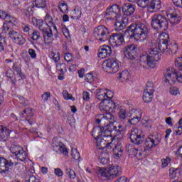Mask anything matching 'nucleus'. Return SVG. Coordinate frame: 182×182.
Returning <instances> with one entry per match:
<instances>
[{"mask_svg": "<svg viewBox=\"0 0 182 182\" xmlns=\"http://www.w3.org/2000/svg\"><path fill=\"white\" fill-rule=\"evenodd\" d=\"M57 70L61 72L62 73H65V72H68V70L66 69V64L65 63H58L56 65Z\"/></svg>", "mask_w": 182, "mask_h": 182, "instance_id": "864d4df0", "label": "nucleus"}, {"mask_svg": "<svg viewBox=\"0 0 182 182\" xmlns=\"http://www.w3.org/2000/svg\"><path fill=\"white\" fill-rule=\"evenodd\" d=\"M2 32L6 33L16 45H25V43L26 42V38H25L23 36L14 31V29L12 28V26L9 27L7 24H3Z\"/></svg>", "mask_w": 182, "mask_h": 182, "instance_id": "0eeeda50", "label": "nucleus"}, {"mask_svg": "<svg viewBox=\"0 0 182 182\" xmlns=\"http://www.w3.org/2000/svg\"><path fill=\"white\" fill-rule=\"evenodd\" d=\"M39 38H41V33L37 30H33L31 33L32 41H38Z\"/></svg>", "mask_w": 182, "mask_h": 182, "instance_id": "5fc2aeb1", "label": "nucleus"}, {"mask_svg": "<svg viewBox=\"0 0 182 182\" xmlns=\"http://www.w3.org/2000/svg\"><path fill=\"white\" fill-rule=\"evenodd\" d=\"M102 137L104 139L103 141L107 143L109 149H112L114 146V156L117 159H120L123 156V148H122V143L119 141V139H114L112 136V132L107 128L102 132Z\"/></svg>", "mask_w": 182, "mask_h": 182, "instance_id": "20e7f679", "label": "nucleus"}, {"mask_svg": "<svg viewBox=\"0 0 182 182\" xmlns=\"http://www.w3.org/2000/svg\"><path fill=\"white\" fill-rule=\"evenodd\" d=\"M116 21L117 22L114 24L116 32H119V31H123V29L126 28V23H124V20L122 19L119 21V18H117Z\"/></svg>", "mask_w": 182, "mask_h": 182, "instance_id": "72a5a7b5", "label": "nucleus"}, {"mask_svg": "<svg viewBox=\"0 0 182 182\" xmlns=\"http://www.w3.org/2000/svg\"><path fill=\"white\" fill-rule=\"evenodd\" d=\"M161 51H160L157 45L152 46L149 49L148 53H143L140 57V63L144 67L149 66L151 68L153 65L156 64V62H159V59H161Z\"/></svg>", "mask_w": 182, "mask_h": 182, "instance_id": "7ed1b4c3", "label": "nucleus"}, {"mask_svg": "<svg viewBox=\"0 0 182 182\" xmlns=\"http://www.w3.org/2000/svg\"><path fill=\"white\" fill-rule=\"evenodd\" d=\"M98 100H105L106 98V89H97L95 92Z\"/></svg>", "mask_w": 182, "mask_h": 182, "instance_id": "f704fd0d", "label": "nucleus"}, {"mask_svg": "<svg viewBox=\"0 0 182 182\" xmlns=\"http://www.w3.org/2000/svg\"><path fill=\"white\" fill-rule=\"evenodd\" d=\"M108 39L112 46H122L125 43L124 37L120 33H112Z\"/></svg>", "mask_w": 182, "mask_h": 182, "instance_id": "f3484780", "label": "nucleus"}, {"mask_svg": "<svg viewBox=\"0 0 182 182\" xmlns=\"http://www.w3.org/2000/svg\"><path fill=\"white\" fill-rule=\"evenodd\" d=\"M171 161V158L167 156L166 159H161V167L164 168L168 166V164Z\"/></svg>", "mask_w": 182, "mask_h": 182, "instance_id": "bf43d9fd", "label": "nucleus"}, {"mask_svg": "<svg viewBox=\"0 0 182 182\" xmlns=\"http://www.w3.org/2000/svg\"><path fill=\"white\" fill-rule=\"evenodd\" d=\"M169 177L172 179L176 178V177H177V169L174 168H171L169 169Z\"/></svg>", "mask_w": 182, "mask_h": 182, "instance_id": "680f3d73", "label": "nucleus"}, {"mask_svg": "<svg viewBox=\"0 0 182 182\" xmlns=\"http://www.w3.org/2000/svg\"><path fill=\"white\" fill-rule=\"evenodd\" d=\"M33 8H35V4H33V2H30L25 5L23 12L26 14V16L33 15Z\"/></svg>", "mask_w": 182, "mask_h": 182, "instance_id": "473e14b6", "label": "nucleus"}, {"mask_svg": "<svg viewBox=\"0 0 182 182\" xmlns=\"http://www.w3.org/2000/svg\"><path fill=\"white\" fill-rule=\"evenodd\" d=\"M178 50V46L175 41L168 43L166 55H176Z\"/></svg>", "mask_w": 182, "mask_h": 182, "instance_id": "cd10ccee", "label": "nucleus"}, {"mask_svg": "<svg viewBox=\"0 0 182 182\" xmlns=\"http://www.w3.org/2000/svg\"><path fill=\"white\" fill-rule=\"evenodd\" d=\"M71 156L74 160L80 161V154L79 153V151H77V149H72Z\"/></svg>", "mask_w": 182, "mask_h": 182, "instance_id": "3c124183", "label": "nucleus"}, {"mask_svg": "<svg viewBox=\"0 0 182 182\" xmlns=\"http://www.w3.org/2000/svg\"><path fill=\"white\" fill-rule=\"evenodd\" d=\"M129 136L132 143L136 146L142 144L143 141H144V134H143L141 129L137 128L132 129Z\"/></svg>", "mask_w": 182, "mask_h": 182, "instance_id": "ddd939ff", "label": "nucleus"}, {"mask_svg": "<svg viewBox=\"0 0 182 182\" xmlns=\"http://www.w3.org/2000/svg\"><path fill=\"white\" fill-rule=\"evenodd\" d=\"M99 109L104 113H110L109 112V110L116 109V104L111 100H102L100 103Z\"/></svg>", "mask_w": 182, "mask_h": 182, "instance_id": "dca6fc26", "label": "nucleus"}, {"mask_svg": "<svg viewBox=\"0 0 182 182\" xmlns=\"http://www.w3.org/2000/svg\"><path fill=\"white\" fill-rule=\"evenodd\" d=\"M22 117H26V120L28 121V123L29 124H32L33 122L31 119V117H33V112H32V109H26L23 111V113H21Z\"/></svg>", "mask_w": 182, "mask_h": 182, "instance_id": "7c9ffc66", "label": "nucleus"}, {"mask_svg": "<svg viewBox=\"0 0 182 182\" xmlns=\"http://www.w3.org/2000/svg\"><path fill=\"white\" fill-rule=\"evenodd\" d=\"M154 84L153 83V82L148 81L146 82V89L144 90V91L154 92Z\"/></svg>", "mask_w": 182, "mask_h": 182, "instance_id": "6e6d98bb", "label": "nucleus"}, {"mask_svg": "<svg viewBox=\"0 0 182 182\" xmlns=\"http://www.w3.org/2000/svg\"><path fill=\"white\" fill-rule=\"evenodd\" d=\"M125 34H128L129 39L143 42L149 36V26L143 23H132L126 29Z\"/></svg>", "mask_w": 182, "mask_h": 182, "instance_id": "f257e3e1", "label": "nucleus"}, {"mask_svg": "<svg viewBox=\"0 0 182 182\" xmlns=\"http://www.w3.org/2000/svg\"><path fill=\"white\" fill-rule=\"evenodd\" d=\"M136 4L142 9H147L149 12H157L161 9V0H136Z\"/></svg>", "mask_w": 182, "mask_h": 182, "instance_id": "6e6552de", "label": "nucleus"}, {"mask_svg": "<svg viewBox=\"0 0 182 182\" xmlns=\"http://www.w3.org/2000/svg\"><path fill=\"white\" fill-rule=\"evenodd\" d=\"M6 76L8 79H10L12 86H14V87H16V76H15L14 70H12V69L7 70L6 72Z\"/></svg>", "mask_w": 182, "mask_h": 182, "instance_id": "c756f323", "label": "nucleus"}, {"mask_svg": "<svg viewBox=\"0 0 182 182\" xmlns=\"http://www.w3.org/2000/svg\"><path fill=\"white\" fill-rule=\"evenodd\" d=\"M49 97H50V92H46L44 94L41 95V98L44 102H48Z\"/></svg>", "mask_w": 182, "mask_h": 182, "instance_id": "338daca9", "label": "nucleus"}, {"mask_svg": "<svg viewBox=\"0 0 182 182\" xmlns=\"http://www.w3.org/2000/svg\"><path fill=\"white\" fill-rule=\"evenodd\" d=\"M134 113L136 115H134L131 119H128V122L133 126H136V124H139V122H140V119H141V112H139V110L135 109Z\"/></svg>", "mask_w": 182, "mask_h": 182, "instance_id": "bb28decb", "label": "nucleus"}, {"mask_svg": "<svg viewBox=\"0 0 182 182\" xmlns=\"http://www.w3.org/2000/svg\"><path fill=\"white\" fill-rule=\"evenodd\" d=\"M165 83L174 85L176 80L179 83H182V74L177 73V70L174 68H167L165 73Z\"/></svg>", "mask_w": 182, "mask_h": 182, "instance_id": "1a4fd4ad", "label": "nucleus"}, {"mask_svg": "<svg viewBox=\"0 0 182 182\" xmlns=\"http://www.w3.org/2000/svg\"><path fill=\"white\" fill-rule=\"evenodd\" d=\"M28 54L31 59H36V51L32 48L28 49Z\"/></svg>", "mask_w": 182, "mask_h": 182, "instance_id": "774afa93", "label": "nucleus"}, {"mask_svg": "<svg viewBox=\"0 0 182 182\" xmlns=\"http://www.w3.org/2000/svg\"><path fill=\"white\" fill-rule=\"evenodd\" d=\"M85 80L88 82V83H93V82H95V76H93V74L92 73H87L85 75Z\"/></svg>", "mask_w": 182, "mask_h": 182, "instance_id": "052dcab7", "label": "nucleus"}, {"mask_svg": "<svg viewBox=\"0 0 182 182\" xmlns=\"http://www.w3.org/2000/svg\"><path fill=\"white\" fill-rule=\"evenodd\" d=\"M160 141H161L160 138H157L154 136H149L145 140L144 149L150 151L151 149H154L158 144H160Z\"/></svg>", "mask_w": 182, "mask_h": 182, "instance_id": "a211bd4d", "label": "nucleus"}, {"mask_svg": "<svg viewBox=\"0 0 182 182\" xmlns=\"http://www.w3.org/2000/svg\"><path fill=\"white\" fill-rule=\"evenodd\" d=\"M36 8H45L46 6V0H35Z\"/></svg>", "mask_w": 182, "mask_h": 182, "instance_id": "49530a36", "label": "nucleus"}, {"mask_svg": "<svg viewBox=\"0 0 182 182\" xmlns=\"http://www.w3.org/2000/svg\"><path fill=\"white\" fill-rule=\"evenodd\" d=\"M64 59L67 62H72V60L73 59V55H72V53H66L64 55Z\"/></svg>", "mask_w": 182, "mask_h": 182, "instance_id": "69168bd1", "label": "nucleus"}, {"mask_svg": "<svg viewBox=\"0 0 182 182\" xmlns=\"http://www.w3.org/2000/svg\"><path fill=\"white\" fill-rule=\"evenodd\" d=\"M63 95L64 99H65V100H73L75 101V97H73V96L71 95V94H69V92H68V90H64L63 91Z\"/></svg>", "mask_w": 182, "mask_h": 182, "instance_id": "4d7b16f0", "label": "nucleus"}, {"mask_svg": "<svg viewBox=\"0 0 182 182\" xmlns=\"http://www.w3.org/2000/svg\"><path fill=\"white\" fill-rule=\"evenodd\" d=\"M119 79H122V80H129V77H130V75L129 71L124 70L122 73H119Z\"/></svg>", "mask_w": 182, "mask_h": 182, "instance_id": "a18cd8bd", "label": "nucleus"}, {"mask_svg": "<svg viewBox=\"0 0 182 182\" xmlns=\"http://www.w3.org/2000/svg\"><path fill=\"white\" fill-rule=\"evenodd\" d=\"M13 70L16 72L17 75L22 73V68L17 63L13 65Z\"/></svg>", "mask_w": 182, "mask_h": 182, "instance_id": "0e129e2a", "label": "nucleus"}, {"mask_svg": "<svg viewBox=\"0 0 182 182\" xmlns=\"http://www.w3.org/2000/svg\"><path fill=\"white\" fill-rule=\"evenodd\" d=\"M110 36V31L106 26L102 25L99 26L94 30V38L100 42H106L109 41Z\"/></svg>", "mask_w": 182, "mask_h": 182, "instance_id": "9d476101", "label": "nucleus"}, {"mask_svg": "<svg viewBox=\"0 0 182 182\" xmlns=\"http://www.w3.org/2000/svg\"><path fill=\"white\" fill-rule=\"evenodd\" d=\"M44 25L48 26V23L43 24V21H41L38 25V29L42 32L44 38V42L46 43L49 41V38H52V36H53V33H52V28L49 27L46 28L43 27Z\"/></svg>", "mask_w": 182, "mask_h": 182, "instance_id": "4be33fe9", "label": "nucleus"}, {"mask_svg": "<svg viewBox=\"0 0 182 182\" xmlns=\"http://www.w3.org/2000/svg\"><path fill=\"white\" fill-rule=\"evenodd\" d=\"M170 39V36L167 33H162L159 36V41L161 42H168Z\"/></svg>", "mask_w": 182, "mask_h": 182, "instance_id": "a19ab883", "label": "nucleus"}, {"mask_svg": "<svg viewBox=\"0 0 182 182\" xmlns=\"http://www.w3.org/2000/svg\"><path fill=\"white\" fill-rule=\"evenodd\" d=\"M51 56H52L54 62H55V63H58V61L60 60V54L59 53V51H58V50L53 51L51 53Z\"/></svg>", "mask_w": 182, "mask_h": 182, "instance_id": "8fccbe9b", "label": "nucleus"}, {"mask_svg": "<svg viewBox=\"0 0 182 182\" xmlns=\"http://www.w3.org/2000/svg\"><path fill=\"white\" fill-rule=\"evenodd\" d=\"M16 79V82H18L20 85H23V83H25L23 80L26 79V75H25L23 73H21L20 74H17Z\"/></svg>", "mask_w": 182, "mask_h": 182, "instance_id": "37998d69", "label": "nucleus"}, {"mask_svg": "<svg viewBox=\"0 0 182 182\" xmlns=\"http://www.w3.org/2000/svg\"><path fill=\"white\" fill-rule=\"evenodd\" d=\"M122 16V8L119 5L113 4L108 7L105 12V18L107 21H117Z\"/></svg>", "mask_w": 182, "mask_h": 182, "instance_id": "9b49d317", "label": "nucleus"}, {"mask_svg": "<svg viewBox=\"0 0 182 182\" xmlns=\"http://www.w3.org/2000/svg\"><path fill=\"white\" fill-rule=\"evenodd\" d=\"M168 16H170L169 21L171 23H172V25H178V23L181 22V18H180V16L174 12H169L168 14Z\"/></svg>", "mask_w": 182, "mask_h": 182, "instance_id": "c85d7f7f", "label": "nucleus"}, {"mask_svg": "<svg viewBox=\"0 0 182 182\" xmlns=\"http://www.w3.org/2000/svg\"><path fill=\"white\" fill-rule=\"evenodd\" d=\"M156 46H158L161 53H163L164 55H167V50L168 49V42L159 41L158 45H156Z\"/></svg>", "mask_w": 182, "mask_h": 182, "instance_id": "2f4dec72", "label": "nucleus"}, {"mask_svg": "<svg viewBox=\"0 0 182 182\" xmlns=\"http://www.w3.org/2000/svg\"><path fill=\"white\" fill-rule=\"evenodd\" d=\"M112 47L109 46H104L98 50V57L101 59L110 58V56H112Z\"/></svg>", "mask_w": 182, "mask_h": 182, "instance_id": "b1692460", "label": "nucleus"}, {"mask_svg": "<svg viewBox=\"0 0 182 182\" xmlns=\"http://www.w3.org/2000/svg\"><path fill=\"white\" fill-rule=\"evenodd\" d=\"M151 25L156 31H166L168 29V18L162 14H154L151 17Z\"/></svg>", "mask_w": 182, "mask_h": 182, "instance_id": "423d86ee", "label": "nucleus"}, {"mask_svg": "<svg viewBox=\"0 0 182 182\" xmlns=\"http://www.w3.org/2000/svg\"><path fill=\"white\" fill-rule=\"evenodd\" d=\"M98 176L100 177H106L107 180H113L122 176V169L119 165H111L108 168H99Z\"/></svg>", "mask_w": 182, "mask_h": 182, "instance_id": "39448f33", "label": "nucleus"}, {"mask_svg": "<svg viewBox=\"0 0 182 182\" xmlns=\"http://www.w3.org/2000/svg\"><path fill=\"white\" fill-rule=\"evenodd\" d=\"M15 159H6L4 157H0V173H6L9 170V167H14Z\"/></svg>", "mask_w": 182, "mask_h": 182, "instance_id": "6ab92c4d", "label": "nucleus"}, {"mask_svg": "<svg viewBox=\"0 0 182 182\" xmlns=\"http://www.w3.org/2000/svg\"><path fill=\"white\" fill-rule=\"evenodd\" d=\"M65 174H67L70 178H76V173H75V171L72 170L70 168H67L65 169Z\"/></svg>", "mask_w": 182, "mask_h": 182, "instance_id": "603ef678", "label": "nucleus"}, {"mask_svg": "<svg viewBox=\"0 0 182 182\" xmlns=\"http://www.w3.org/2000/svg\"><path fill=\"white\" fill-rule=\"evenodd\" d=\"M136 149H137L134 147V144H127L126 145V151H127L129 154H134V153H136Z\"/></svg>", "mask_w": 182, "mask_h": 182, "instance_id": "c03bdc74", "label": "nucleus"}, {"mask_svg": "<svg viewBox=\"0 0 182 182\" xmlns=\"http://www.w3.org/2000/svg\"><path fill=\"white\" fill-rule=\"evenodd\" d=\"M82 16V11L79 9H75L71 13V18L77 20Z\"/></svg>", "mask_w": 182, "mask_h": 182, "instance_id": "58836bf2", "label": "nucleus"}, {"mask_svg": "<svg viewBox=\"0 0 182 182\" xmlns=\"http://www.w3.org/2000/svg\"><path fill=\"white\" fill-rule=\"evenodd\" d=\"M122 12L125 16H132L136 12V5L130 3H125L122 5Z\"/></svg>", "mask_w": 182, "mask_h": 182, "instance_id": "5701e85b", "label": "nucleus"}, {"mask_svg": "<svg viewBox=\"0 0 182 182\" xmlns=\"http://www.w3.org/2000/svg\"><path fill=\"white\" fill-rule=\"evenodd\" d=\"M154 92L152 91H144L143 100L145 103H150L153 100V94Z\"/></svg>", "mask_w": 182, "mask_h": 182, "instance_id": "c9c22d12", "label": "nucleus"}, {"mask_svg": "<svg viewBox=\"0 0 182 182\" xmlns=\"http://www.w3.org/2000/svg\"><path fill=\"white\" fill-rule=\"evenodd\" d=\"M112 129L113 131L116 133L117 136H120L123 133V126L119 125L118 127L113 126L112 124Z\"/></svg>", "mask_w": 182, "mask_h": 182, "instance_id": "de8ad7c7", "label": "nucleus"}, {"mask_svg": "<svg viewBox=\"0 0 182 182\" xmlns=\"http://www.w3.org/2000/svg\"><path fill=\"white\" fill-rule=\"evenodd\" d=\"M26 182H41V179L34 175H31Z\"/></svg>", "mask_w": 182, "mask_h": 182, "instance_id": "e2e57ef3", "label": "nucleus"}, {"mask_svg": "<svg viewBox=\"0 0 182 182\" xmlns=\"http://www.w3.org/2000/svg\"><path fill=\"white\" fill-rule=\"evenodd\" d=\"M10 151L13 154H15L16 159L20 160V161H25L26 160V157H28L26 151H25L23 148L19 145H11L10 147Z\"/></svg>", "mask_w": 182, "mask_h": 182, "instance_id": "4468645a", "label": "nucleus"}, {"mask_svg": "<svg viewBox=\"0 0 182 182\" xmlns=\"http://www.w3.org/2000/svg\"><path fill=\"white\" fill-rule=\"evenodd\" d=\"M14 170L17 173H22L23 171V164L18 163L14 161Z\"/></svg>", "mask_w": 182, "mask_h": 182, "instance_id": "79ce46f5", "label": "nucleus"}, {"mask_svg": "<svg viewBox=\"0 0 182 182\" xmlns=\"http://www.w3.org/2000/svg\"><path fill=\"white\" fill-rule=\"evenodd\" d=\"M92 136L94 139H95L96 144L97 147H99V149H105V147H106L107 149H109L107 143L105 141L104 138L102 136H103V132H102L101 135H95L92 132Z\"/></svg>", "mask_w": 182, "mask_h": 182, "instance_id": "a878e982", "label": "nucleus"}, {"mask_svg": "<svg viewBox=\"0 0 182 182\" xmlns=\"http://www.w3.org/2000/svg\"><path fill=\"white\" fill-rule=\"evenodd\" d=\"M124 52L126 58L133 60L139 56V47L134 44H130L124 47Z\"/></svg>", "mask_w": 182, "mask_h": 182, "instance_id": "2eb2a0df", "label": "nucleus"}, {"mask_svg": "<svg viewBox=\"0 0 182 182\" xmlns=\"http://www.w3.org/2000/svg\"><path fill=\"white\" fill-rule=\"evenodd\" d=\"M11 134V132L8 128L0 125V146L1 147H5L6 146V141H8V136Z\"/></svg>", "mask_w": 182, "mask_h": 182, "instance_id": "412c9836", "label": "nucleus"}, {"mask_svg": "<svg viewBox=\"0 0 182 182\" xmlns=\"http://www.w3.org/2000/svg\"><path fill=\"white\" fill-rule=\"evenodd\" d=\"M146 151H147L144 148V150L136 149V152L134 153V156L136 157L139 160H141L143 157L146 156Z\"/></svg>", "mask_w": 182, "mask_h": 182, "instance_id": "e433bc0d", "label": "nucleus"}, {"mask_svg": "<svg viewBox=\"0 0 182 182\" xmlns=\"http://www.w3.org/2000/svg\"><path fill=\"white\" fill-rule=\"evenodd\" d=\"M170 95L173 96H177V95H180V90L177 87H171L169 89Z\"/></svg>", "mask_w": 182, "mask_h": 182, "instance_id": "13d9d810", "label": "nucleus"}, {"mask_svg": "<svg viewBox=\"0 0 182 182\" xmlns=\"http://www.w3.org/2000/svg\"><path fill=\"white\" fill-rule=\"evenodd\" d=\"M175 66L178 70L182 72V57H178L175 60Z\"/></svg>", "mask_w": 182, "mask_h": 182, "instance_id": "09e8293b", "label": "nucleus"}, {"mask_svg": "<svg viewBox=\"0 0 182 182\" xmlns=\"http://www.w3.org/2000/svg\"><path fill=\"white\" fill-rule=\"evenodd\" d=\"M118 117L122 122L126 120L127 118V112H126V109L121 108L118 112Z\"/></svg>", "mask_w": 182, "mask_h": 182, "instance_id": "ea45409f", "label": "nucleus"}, {"mask_svg": "<svg viewBox=\"0 0 182 182\" xmlns=\"http://www.w3.org/2000/svg\"><path fill=\"white\" fill-rule=\"evenodd\" d=\"M114 123V116L111 113L99 114L95 117V127L92 132L95 136L102 135V132L106 129L109 130V127L113 126Z\"/></svg>", "mask_w": 182, "mask_h": 182, "instance_id": "f03ea898", "label": "nucleus"}, {"mask_svg": "<svg viewBox=\"0 0 182 182\" xmlns=\"http://www.w3.org/2000/svg\"><path fill=\"white\" fill-rule=\"evenodd\" d=\"M0 18L5 20L6 23H4V25H7L9 28L16 25V18L2 10H0Z\"/></svg>", "mask_w": 182, "mask_h": 182, "instance_id": "aec40b11", "label": "nucleus"}, {"mask_svg": "<svg viewBox=\"0 0 182 182\" xmlns=\"http://www.w3.org/2000/svg\"><path fill=\"white\" fill-rule=\"evenodd\" d=\"M52 146L54 151H56L57 153H62L64 156H68V151L65 144L60 142H55V141H53Z\"/></svg>", "mask_w": 182, "mask_h": 182, "instance_id": "393cba45", "label": "nucleus"}, {"mask_svg": "<svg viewBox=\"0 0 182 182\" xmlns=\"http://www.w3.org/2000/svg\"><path fill=\"white\" fill-rule=\"evenodd\" d=\"M119 68V61L116 58H109L102 63V69L107 73H116Z\"/></svg>", "mask_w": 182, "mask_h": 182, "instance_id": "f8f14e48", "label": "nucleus"}, {"mask_svg": "<svg viewBox=\"0 0 182 182\" xmlns=\"http://www.w3.org/2000/svg\"><path fill=\"white\" fill-rule=\"evenodd\" d=\"M58 8H59L60 12H62V14H68L69 12L68 4L66 3H65V1L59 2Z\"/></svg>", "mask_w": 182, "mask_h": 182, "instance_id": "4c0bfd02", "label": "nucleus"}]
</instances>
